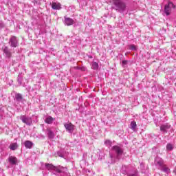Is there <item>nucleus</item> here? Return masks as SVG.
Wrapping results in <instances>:
<instances>
[{
	"instance_id": "obj_25",
	"label": "nucleus",
	"mask_w": 176,
	"mask_h": 176,
	"mask_svg": "<svg viewBox=\"0 0 176 176\" xmlns=\"http://www.w3.org/2000/svg\"><path fill=\"white\" fill-rule=\"evenodd\" d=\"M127 63H129L128 60H122V67H127Z\"/></svg>"
},
{
	"instance_id": "obj_19",
	"label": "nucleus",
	"mask_w": 176,
	"mask_h": 176,
	"mask_svg": "<svg viewBox=\"0 0 176 176\" xmlns=\"http://www.w3.org/2000/svg\"><path fill=\"white\" fill-rule=\"evenodd\" d=\"M53 120H54V118H53L52 116H48L45 119V123H47L48 124H51V123H53Z\"/></svg>"
},
{
	"instance_id": "obj_28",
	"label": "nucleus",
	"mask_w": 176,
	"mask_h": 176,
	"mask_svg": "<svg viewBox=\"0 0 176 176\" xmlns=\"http://www.w3.org/2000/svg\"><path fill=\"white\" fill-rule=\"evenodd\" d=\"M3 27H5L3 22H2V21H0V30L3 28Z\"/></svg>"
},
{
	"instance_id": "obj_7",
	"label": "nucleus",
	"mask_w": 176,
	"mask_h": 176,
	"mask_svg": "<svg viewBox=\"0 0 176 176\" xmlns=\"http://www.w3.org/2000/svg\"><path fill=\"white\" fill-rule=\"evenodd\" d=\"M45 168H47V170H48L49 171H56V173H57V171H58V168H60V166H54L53 164H45Z\"/></svg>"
},
{
	"instance_id": "obj_14",
	"label": "nucleus",
	"mask_w": 176,
	"mask_h": 176,
	"mask_svg": "<svg viewBox=\"0 0 176 176\" xmlns=\"http://www.w3.org/2000/svg\"><path fill=\"white\" fill-rule=\"evenodd\" d=\"M155 165L161 168L163 167V160L160 157L155 158Z\"/></svg>"
},
{
	"instance_id": "obj_4",
	"label": "nucleus",
	"mask_w": 176,
	"mask_h": 176,
	"mask_svg": "<svg viewBox=\"0 0 176 176\" xmlns=\"http://www.w3.org/2000/svg\"><path fill=\"white\" fill-rule=\"evenodd\" d=\"M20 120L27 126H31L32 124V118L27 115L21 116Z\"/></svg>"
},
{
	"instance_id": "obj_18",
	"label": "nucleus",
	"mask_w": 176,
	"mask_h": 176,
	"mask_svg": "<svg viewBox=\"0 0 176 176\" xmlns=\"http://www.w3.org/2000/svg\"><path fill=\"white\" fill-rule=\"evenodd\" d=\"M161 170L164 171V173H166V174H168V173H170V168L166 166V165H164L161 167Z\"/></svg>"
},
{
	"instance_id": "obj_26",
	"label": "nucleus",
	"mask_w": 176,
	"mask_h": 176,
	"mask_svg": "<svg viewBox=\"0 0 176 176\" xmlns=\"http://www.w3.org/2000/svg\"><path fill=\"white\" fill-rule=\"evenodd\" d=\"M128 176H138V173L135 172L134 173H130Z\"/></svg>"
},
{
	"instance_id": "obj_30",
	"label": "nucleus",
	"mask_w": 176,
	"mask_h": 176,
	"mask_svg": "<svg viewBox=\"0 0 176 176\" xmlns=\"http://www.w3.org/2000/svg\"><path fill=\"white\" fill-rule=\"evenodd\" d=\"M122 174H127V170H121Z\"/></svg>"
},
{
	"instance_id": "obj_27",
	"label": "nucleus",
	"mask_w": 176,
	"mask_h": 176,
	"mask_svg": "<svg viewBox=\"0 0 176 176\" xmlns=\"http://www.w3.org/2000/svg\"><path fill=\"white\" fill-rule=\"evenodd\" d=\"M129 49L130 50H135V46L134 45H131Z\"/></svg>"
},
{
	"instance_id": "obj_20",
	"label": "nucleus",
	"mask_w": 176,
	"mask_h": 176,
	"mask_svg": "<svg viewBox=\"0 0 176 176\" xmlns=\"http://www.w3.org/2000/svg\"><path fill=\"white\" fill-rule=\"evenodd\" d=\"M173 149H174V146L173 144H171L170 143H168L166 145V150L173 151Z\"/></svg>"
},
{
	"instance_id": "obj_21",
	"label": "nucleus",
	"mask_w": 176,
	"mask_h": 176,
	"mask_svg": "<svg viewBox=\"0 0 176 176\" xmlns=\"http://www.w3.org/2000/svg\"><path fill=\"white\" fill-rule=\"evenodd\" d=\"M91 68L92 69H98V63H97V62H94Z\"/></svg>"
},
{
	"instance_id": "obj_9",
	"label": "nucleus",
	"mask_w": 176,
	"mask_h": 176,
	"mask_svg": "<svg viewBox=\"0 0 176 176\" xmlns=\"http://www.w3.org/2000/svg\"><path fill=\"white\" fill-rule=\"evenodd\" d=\"M74 23H75V21L74 19L68 17H65L64 24L65 25H74Z\"/></svg>"
},
{
	"instance_id": "obj_10",
	"label": "nucleus",
	"mask_w": 176,
	"mask_h": 176,
	"mask_svg": "<svg viewBox=\"0 0 176 176\" xmlns=\"http://www.w3.org/2000/svg\"><path fill=\"white\" fill-rule=\"evenodd\" d=\"M3 54L6 56V58H10L12 57V52L10 50L8 47H4L3 48Z\"/></svg>"
},
{
	"instance_id": "obj_1",
	"label": "nucleus",
	"mask_w": 176,
	"mask_h": 176,
	"mask_svg": "<svg viewBox=\"0 0 176 176\" xmlns=\"http://www.w3.org/2000/svg\"><path fill=\"white\" fill-rule=\"evenodd\" d=\"M122 155H123V148L120 147V146H113L111 147L109 155L112 162L119 160L122 157Z\"/></svg>"
},
{
	"instance_id": "obj_3",
	"label": "nucleus",
	"mask_w": 176,
	"mask_h": 176,
	"mask_svg": "<svg viewBox=\"0 0 176 176\" xmlns=\"http://www.w3.org/2000/svg\"><path fill=\"white\" fill-rule=\"evenodd\" d=\"M172 9H175V6L171 2L168 3V4L166 5L164 8L165 14H166V16H170Z\"/></svg>"
},
{
	"instance_id": "obj_24",
	"label": "nucleus",
	"mask_w": 176,
	"mask_h": 176,
	"mask_svg": "<svg viewBox=\"0 0 176 176\" xmlns=\"http://www.w3.org/2000/svg\"><path fill=\"white\" fill-rule=\"evenodd\" d=\"M104 144L107 145V146H111L112 145V141L107 140L104 141Z\"/></svg>"
},
{
	"instance_id": "obj_23",
	"label": "nucleus",
	"mask_w": 176,
	"mask_h": 176,
	"mask_svg": "<svg viewBox=\"0 0 176 176\" xmlns=\"http://www.w3.org/2000/svg\"><path fill=\"white\" fill-rule=\"evenodd\" d=\"M135 127H137V124L135 123V122H131V129H132V130H135Z\"/></svg>"
},
{
	"instance_id": "obj_13",
	"label": "nucleus",
	"mask_w": 176,
	"mask_h": 176,
	"mask_svg": "<svg viewBox=\"0 0 176 176\" xmlns=\"http://www.w3.org/2000/svg\"><path fill=\"white\" fill-rule=\"evenodd\" d=\"M52 8L54 10H60V9H61V4H60V3L53 2Z\"/></svg>"
},
{
	"instance_id": "obj_17",
	"label": "nucleus",
	"mask_w": 176,
	"mask_h": 176,
	"mask_svg": "<svg viewBox=\"0 0 176 176\" xmlns=\"http://www.w3.org/2000/svg\"><path fill=\"white\" fill-rule=\"evenodd\" d=\"M9 148L10 149H11V151H16V149L19 148V145H17V143H12L10 145Z\"/></svg>"
},
{
	"instance_id": "obj_29",
	"label": "nucleus",
	"mask_w": 176,
	"mask_h": 176,
	"mask_svg": "<svg viewBox=\"0 0 176 176\" xmlns=\"http://www.w3.org/2000/svg\"><path fill=\"white\" fill-rule=\"evenodd\" d=\"M58 155L60 156V157H64V155H63V154H61V151H58Z\"/></svg>"
},
{
	"instance_id": "obj_6",
	"label": "nucleus",
	"mask_w": 176,
	"mask_h": 176,
	"mask_svg": "<svg viewBox=\"0 0 176 176\" xmlns=\"http://www.w3.org/2000/svg\"><path fill=\"white\" fill-rule=\"evenodd\" d=\"M9 43L11 47H17V45H19V40L16 36H12L9 41Z\"/></svg>"
},
{
	"instance_id": "obj_12",
	"label": "nucleus",
	"mask_w": 176,
	"mask_h": 176,
	"mask_svg": "<svg viewBox=\"0 0 176 176\" xmlns=\"http://www.w3.org/2000/svg\"><path fill=\"white\" fill-rule=\"evenodd\" d=\"M8 161L9 162L10 164L14 166L17 164V158L14 156H10L8 158Z\"/></svg>"
},
{
	"instance_id": "obj_22",
	"label": "nucleus",
	"mask_w": 176,
	"mask_h": 176,
	"mask_svg": "<svg viewBox=\"0 0 176 176\" xmlns=\"http://www.w3.org/2000/svg\"><path fill=\"white\" fill-rule=\"evenodd\" d=\"M48 137L49 138H54V133H53V131H52L51 130L48 131Z\"/></svg>"
},
{
	"instance_id": "obj_5",
	"label": "nucleus",
	"mask_w": 176,
	"mask_h": 176,
	"mask_svg": "<svg viewBox=\"0 0 176 176\" xmlns=\"http://www.w3.org/2000/svg\"><path fill=\"white\" fill-rule=\"evenodd\" d=\"M56 173H59L58 176H71L69 173H68V169L63 166H59L58 170Z\"/></svg>"
},
{
	"instance_id": "obj_11",
	"label": "nucleus",
	"mask_w": 176,
	"mask_h": 176,
	"mask_svg": "<svg viewBox=\"0 0 176 176\" xmlns=\"http://www.w3.org/2000/svg\"><path fill=\"white\" fill-rule=\"evenodd\" d=\"M74 127L75 126H74V124H72V123L65 124V128L69 133H72V131H74Z\"/></svg>"
},
{
	"instance_id": "obj_16",
	"label": "nucleus",
	"mask_w": 176,
	"mask_h": 176,
	"mask_svg": "<svg viewBox=\"0 0 176 176\" xmlns=\"http://www.w3.org/2000/svg\"><path fill=\"white\" fill-rule=\"evenodd\" d=\"M24 145L28 149H31V148H32V145H34V143L30 140H26L24 143Z\"/></svg>"
},
{
	"instance_id": "obj_2",
	"label": "nucleus",
	"mask_w": 176,
	"mask_h": 176,
	"mask_svg": "<svg viewBox=\"0 0 176 176\" xmlns=\"http://www.w3.org/2000/svg\"><path fill=\"white\" fill-rule=\"evenodd\" d=\"M112 9L118 13H124L127 9V4L122 0H113Z\"/></svg>"
},
{
	"instance_id": "obj_15",
	"label": "nucleus",
	"mask_w": 176,
	"mask_h": 176,
	"mask_svg": "<svg viewBox=\"0 0 176 176\" xmlns=\"http://www.w3.org/2000/svg\"><path fill=\"white\" fill-rule=\"evenodd\" d=\"M15 100L18 102H23V95H21V94H16L15 95Z\"/></svg>"
},
{
	"instance_id": "obj_31",
	"label": "nucleus",
	"mask_w": 176,
	"mask_h": 176,
	"mask_svg": "<svg viewBox=\"0 0 176 176\" xmlns=\"http://www.w3.org/2000/svg\"><path fill=\"white\" fill-rule=\"evenodd\" d=\"M18 83H19L20 85H21V80L20 78H18Z\"/></svg>"
},
{
	"instance_id": "obj_8",
	"label": "nucleus",
	"mask_w": 176,
	"mask_h": 176,
	"mask_svg": "<svg viewBox=\"0 0 176 176\" xmlns=\"http://www.w3.org/2000/svg\"><path fill=\"white\" fill-rule=\"evenodd\" d=\"M171 127V125L168 124H164L161 125L160 126V130L162 133H167V131H168V130H170V128Z\"/></svg>"
}]
</instances>
